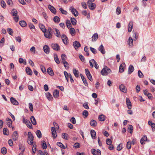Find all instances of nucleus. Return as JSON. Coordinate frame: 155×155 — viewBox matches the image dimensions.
Listing matches in <instances>:
<instances>
[{
    "label": "nucleus",
    "instance_id": "obj_39",
    "mask_svg": "<svg viewBox=\"0 0 155 155\" xmlns=\"http://www.w3.org/2000/svg\"><path fill=\"white\" fill-rule=\"evenodd\" d=\"M53 21L55 23H58L60 22V19L58 17L55 16L54 17Z\"/></svg>",
    "mask_w": 155,
    "mask_h": 155
},
{
    "label": "nucleus",
    "instance_id": "obj_14",
    "mask_svg": "<svg viewBox=\"0 0 155 155\" xmlns=\"http://www.w3.org/2000/svg\"><path fill=\"white\" fill-rule=\"evenodd\" d=\"M73 45L76 50L81 46L80 43L77 41H75L73 43Z\"/></svg>",
    "mask_w": 155,
    "mask_h": 155
},
{
    "label": "nucleus",
    "instance_id": "obj_13",
    "mask_svg": "<svg viewBox=\"0 0 155 155\" xmlns=\"http://www.w3.org/2000/svg\"><path fill=\"white\" fill-rule=\"evenodd\" d=\"M147 141V137L145 135H144L140 139V143L142 145H143L145 143V141Z\"/></svg>",
    "mask_w": 155,
    "mask_h": 155
},
{
    "label": "nucleus",
    "instance_id": "obj_12",
    "mask_svg": "<svg viewBox=\"0 0 155 155\" xmlns=\"http://www.w3.org/2000/svg\"><path fill=\"white\" fill-rule=\"evenodd\" d=\"M119 88L120 91L124 93H126L127 90L125 86L123 84H121L119 86Z\"/></svg>",
    "mask_w": 155,
    "mask_h": 155
},
{
    "label": "nucleus",
    "instance_id": "obj_38",
    "mask_svg": "<svg viewBox=\"0 0 155 155\" xmlns=\"http://www.w3.org/2000/svg\"><path fill=\"white\" fill-rule=\"evenodd\" d=\"M71 21L73 25H76L77 21L76 19L74 18H71Z\"/></svg>",
    "mask_w": 155,
    "mask_h": 155
},
{
    "label": "nucleus",
    "instance_id": "obj_54",
    "mask_svg": "<svg viewBox=\"0 0 155 155\" xmlns=\"http://www.w3.org/2000/svg\"><path fill=\"white\" fill-rule=\"evenodd\" d=\"M28 139L34 138V137L33 136L31 133L30 132H29L28 133Z\"/></svg>",
    "mask_w": 155,
    "mask_h": 155
},
{
    "label": "nucleus",
    "instance_id": "obj_40",
    "mask_svg": "<svg viewBox=\"0 0 155 155\" xmlns=\"http://www.w3.org/2000/svg\"><path fill=\"white\" fill-rule=\"evenodd\" d=\"M3 133L5 135H8L9 134V131L8 130L7 128H4L3 129Z\"/></svg>",
    "mask_w": 155,
    "mask_h": 155
},
{
    "label": "nucleus",
    "instance_id": "obj_24",
    "mask_svg": "<svg viewBox=\"0 0 155 155\" xmlns=\"http://www.w3.org/2000/svg\"><path fill=\"white\" fill-rule=\"evenodd\" d=\"M59 92L58 90H55L53 92V96L54 98H57L59 96Z\"/></svg>",
    "mask_w": 155,
    "mask_h": 155
},
{
    "label": "nucleus",
    "instance_id": "obj_47",
    "mask_svg": "<svg viewBox=\"0 0 155 155\" xmlns=\"http://www.w3.org/2000/svg\"><path fill=\"white\" fill-rule=\"evenodd\" d=\"M133 38H134V40H136L138 37V33L136 32H134L133 33Z\"/></svg>",
    "mask_w": 155,
    "mask_h": 155
},
{
    "label": "nucleus",
    "instance_id": "obj_20",
    "mask_svg": "<svg viewBox=\"0 0 155 155\" xmlns=\"http://www.w3.org/2000/svg\"><path fill=\"white\" fill-rule=\"evenodd\" d=\"M133 22L132 21H130L129 23L128 28V31L129 32H130L131 31L133 28Z\"/></svg>",
    "mask_w": 155,
    "mask_h": 155
},
{
    "label": "nucleus",
    "instance_id": "obj_48",
    "mask_svg": "<svg viewBox=\"0 0 155 155\" xmlns=\"http://www.w3.org/2000/svg\"><path fill=\"white\" fill-rule=\"evenodd\" d=\"M62 63L64 64V66L66 69H68L69 68V64L66 61H64Z\"/></svg>",
    "mask_w": 155,
    "mask_h": 155
},
{
    "label": "nucleus",
    "instance_id": "obj_9",
    "mask_svg": "<svg viewBox=\"0 0 155 155\" xmlns=\"http://www.w3.org/2000/svg\"><path fill=\"white\" fill-rule=\"evenodd\" d=\"M125 66V64L124 63H123L120 65L119 69V71L120 72L122 73L124 71Z\"/></svg>",
    "mask_w": 155,
    "mask_h": 155
},
{
    "label": "nucleus",
    "instance_id": "obj_51",
    "mask_svg": "<svg viewBox=\"0 0 155 155\" xmlns=\"http://www.w3.org/2000/svg\"><path fill=\"white\" fill-rule=\"evenodd\" d=\"M7 31H8V34L11 35H13V31L12 29L11 28H8L7 29Z\"/></svg>",
    "mask_w": 155,
    "mask_h": 155
},
{
    "label": "nucleus",
    "instance_id": "obj_43",
    "mask_svg": "<svg viewBox=\"0 0 155 155\" xmlns=\"http://www.w3.org/2000/svg\"><path fill=\"white\" fill-rule=\"evenodd\" d=\"M57 145L61 148L63 149H65L66 147L62 143L60 142H58L57 143Z\"/></svg>",
    "mask_w": 155,
    "mask_h": 155
},
{
    "label": "nucleus",
    "instance_id": "obj_34",
    "mask_svg": "<svg viewBox=\"0 0 155 155\" xmlns=\"http://www.w3.org/2000/svg\"><path fill=\"white\" fill-rule=\"evenodd\" d=\"M19 24L20 26L22 27H25L27 25L26 23L24 21H20L19 22Z\"/></svg>",
    "mask_w": 155,
    "mask_h": 155
},
{
    "label": "nucleus",
    "instance_id": "obj_30",
    "mask_svg": "<svg viewBox=\"0 0 155 155\" xmlns=\"http://www.w3.org/2000/svg\"><path fill=\"white\" fill-rule=\"evenodd\" d=\"M97 122L94 120H91L90 121V125L93 127H96L97 125Z\"/></svg>",
    "mask_w": 155,
    "mask_h": 155
},
{
    "label": "nucleus",
    "instance_id": "obj_52",
    "mask_svg": "<svg viewBox=\"0 0 155 155\" xmlns=\"http://www.w3.org/2000/svg\"><path fill=\"white\" fill-rule=\"evenodd\" d=\"M40 68H41V71L44 73H46V70L45 67L44 66L41 65L40 66Z\"/></svg>",
    "mask_w": 155,
    "mask_h": 155
},
{
    "label": "nucleus",
    "instance_id": "obj_56",
    "mask_svg": "<svg viewBox=\"0 0 155 155\" xmlns=\"http://www.w3.org/2000/svg\"><path fill=\"white\" fill-rule=\"evenodd\" d=\"M13 18L14 20L16 22H17L18 21L19 19V17L18 15H17L16 16H14Z\"/></svg>",
    "mask_w": 155,
    "mask_h": 155
},
{
    "label": "nucleus",
    "instance_id": "obj_44",
    "mask_svg": "<svg viewBox=\"0 0 155 155\" xmlns=\"http://www.w3.org/2000/svg\"><path fill=\"white\" fill-rule=\"evenodd\" d=\"M98 119L100 121H104L105 120V117L104 115L102 114L99 116Z\"/></svg>",
    "mask_w": 155,
    "mask_h": 155
},
{
    "label": "nucleus",
    "instance_id": "obj_32",
    "mask_svg": "<svg viewBox=\"0 0 155 155\" xmlns=\"http://www.w3.org/2000/svg\"><path fill=\"white\" fill-rule=\"evenodd\" d=\"M11 14L13 16H16V15H18V12L16 9H13L12 10Z\"/></svg>",
    "mask_w": 155,
    "mask_h": 155
},
{
    "label": "nucleus",
    "instance_id": "obj_57",
    "mask_svg": "<svg viewBox=\"0 0 155 155\" xmlns=\"http://www.w3.org/2000/svg\"><path fill=\"white\" fill-rule=\"evenodd\" d=\"M28 25L29 27L31 29H34L35 28L34 25L31 23H29L28 24Z\"/></svg>",
    "mask_w": 155,
    "mask_h": 155
},
{
    "label": "nucleus",
    "instance_id": "obj_27",
    "mask_svg": "<svg viewBox=\"0 0 155 155\" xmlns=\"http://www.w3.org/2000/svg\"><path fill=\"white\" fill-rule=\"evenodd\" d=\"M92 41L94 42L98 38V35L97 33L94 34L92 36Z\"/></svg>",
    "mask_w": 155,
    "mask_h": 155
},
{
    "label": "nucleus",
    "instance_id": "obj_59",
    "mask_svg": "<svg viewBox=\"0 0 155 155\" xmlns=\"http://www.w3.org/2000/svg\"><path fill=\"white\" fill-rule=\"evenodd\" d=\"M112 141L110 139H107L106 140V143L108 145L111 144Z\"/></svg>",
    "mask_w": 155,
    "mask_h": 155
},
{
    "label": "nucleus",
    "instance_id": "obj_49",
    "mask_svg": "<svg viewBox=\"0 0 155 155\" xmlns=\"http://www.w3.org/2000/svg\"><path fill=\"white\" fill-rule=\"evenodd\" d=\"M39 27L42 31L45 33L46 31L45 26L44 25H40Z\"/></svg>",
    "mask_w": 155,
    "mask_h": 155
},
{
    "label": "nucleus",
    "instance_id": "obj_50",
    "mask_svg": "<svg viewBox=\"0 0 155 155\" xmlns=\"http://www.w3.org/2000/svg\"><path fill=\"white\" fill-rule=\"evenodd\" d=\"M91 61H92V62H93L94 64V67L95 68H96V69H98V68L99 66L96 62L94 59H92L91 60Z\"/></svg>",
    "mask_w": 155,
    "mask_h": 155
},
{
    "label": "nucleus",
    "instance_id": "obj_7",
    "mask_svg": "<svg viewBox=\"0 0 155 155\" xmlns=\"http://www.w3.org/2000/svg\"><path fill=\"white\" fill-rule=\"evenodd\" d=\"M18 135L17 132V131H14L13 133L12 136V138L13 140L14 141L17 140H18Z\"/></svg>",
    "mask_w": 155,
    "mask_h": 155
},
{
    "label": "nucleus",
    "instance_id": "obj_63",
    "mask_svg": "<svg viewBox=\"0 0 155 155\" xmlns=\"http://www.w3.org/2000/svg\"><path fill=\"white\" fill-rule=\"evenodd\" d=\"M19 149L21 151H22L23 150H24V151L25 150V148H24V146L21 144H19Z\"/></svg>",
    "mask_w": 155,
    "mask_h": 155
},
{
    "label": "nucleus",
    "instance_id": "obj_23",
    "mask_svg": "<svg viewBox=\"0 0 155 155\" xmlns=\"http://www.w3.org/2000/svg\"><path fill=\"white\" fill-rule=\"evenodd\" d=\"M47 71L48 74L51 76H53L54 75V73L53 71L52 70L51 68H48L47 70Z\"/></svg>",
    "mask_w": 155,
    "mask_h": 155
},
{
    "label": "nucleus",
    "instance_id": "obj_26",
    "mask_svg": "<svg viewBox=\"0 0 155 155\" xmlns=\"http://www.w3.org/2000/svg\"><path fill=\"white\" fill-rule=\"evenodd\" d=\"M47 98L49 101H52L53 99V97L49 92H48L46 94Z\"/></svg>",
    "mask_w": 155,
    "mask_h": 155
},
{
    "label": "nucleus",
    "instance_id": "obj_3",
    "mask_svg": "<svg viewBox=\"0 0 155 155\" xmlns=\"http://www.w3.org/2000/svg\"><path fill=\"white\" fill-rule=\"evenodd\" d=\"M91 1H87V3L89 9L91 10L94 9L96 8V5L94 3L91 2Z\"/></svg>",
    "mask_w": 155,
    "mask_h": 155
},
{
    "label": "nucleus",
    "instance_id": "obj_10",
    "mask_svg": "<svg viewBox=\"0 0 155 155\" xmlns=\"http://www.w3.org/2000/svg\"><path fill=\"white\" fill-rule=\"evenodd\" d=\"M51 130L52 136L53 137V138L55 139L57 135L55 128L54 127H52L51 128Z\"/></svg>",
    "mask_w": 155,
    "mask_h": 155
},
{
    "label": "nucleus",
    "instance_id": "obj_5",
    "mask_svg": "<svg viewBox=\"0 0 155 155\" xmlns=\"http://www.w3.org/2000/svg\"><path fill=\"white\" fill-rule=\"evenodd\" d=\"M91 152L92 154L94 155H101V151L99 149L96 150L94 148L92 149Z\"/></svg>",
    "mask_w": 155,
    "mask_h": 155
},
{
    "label": "nucleus",
    "instance_id": "obj_41",
    "mask_svg": "<svg viewBox=\"0 0 155 155\" xmlns=\"http://www.w3.org/2000/svg\"><path fill=\"white\" fill-rule=\"evenodd\" d=\"M66 24L67 27L68 28L72 27V25L69 20H66Z\"/></svg>",
    "mask_w": 155,
    "mask_h": 155
},
{
    "label": "nucleus",
    "instance_id": "obj_35",
    "mask_svg": "<svg viewBox=\"0 0 155 155\" xmlns=\"http://www.w3.org/2000/svg\"><path fill=\"white\" fill-rule=\"evenodd\" d=\"M73 73L75 77L77 78L79 77V72L78 70L74 68L73 69Z\"/></svg>",
    "mask_w": 155,
    "mask_h": 155
},
{
    "label": "nucleus",
    "instance_id": "obj_15",
    "mask_svg": "<svg viewBox=\"0 0 155 155\" xmlns=\"http://www.w3.org/2000/svg\"><path fill=\"white\" fill-rule=\"evenodd\" d=\"M48 8L52 13L54 14L56 13V9L54 7L49 5H48Z\"/></svg>",
    "mask_w": 155,
    "mask_h": 155
},
{
    "label": "nucleus",
    "instance_id": "obj_42",
    "mask_svg": "<svg viewBox=\"0 0 155 155\" xmlns=\"http://www.w3.org/2000/svg\"><path fill=\"white\" fill-rule=\"evenodd\" d=\"M7 152V150L5 147H3L1 149V152L3 154H5Z\"/></svg>",
    "mask_w": 155,
    "mask_h": 155
},
{
    "label": "nucleus",
    "instance_id": "obj_46",
    "mask_svg": "<svg viewBox=\"0 0 155 155\" xmlns=\"http://www.w3.org/2000/svg\"><path fill=\"white\" fill-rule=\"evenodd\" d=\"M1 5L2 7L4 8H5L6 7V4L5 2L3 0H1Z\"/></svg>",
    "mask_w": 155,
    "mask_h": 155
},
{
    "label": "nucleus",
    "instance_id": "obj_33",
    "mask_svg": "<svg viewBox=\"0 0 155 155\" xmlns=\"http://www.w3.org/2000/svg\"><path fill=\"white\" fill-rule=\"evenodd\" d=\"M61 60H62V61H61V63H62L64 62V61H66V60L67 58V56L65 54H62L61 55Z\"/></svg>",
    "mask_w": 155,
    "mask_h": 155
},
{
    "label": "nucleus",
    "instance_id": "obj_58",
    "mask_svg": "<svg viewBox=\"0 0 155 155\" xmlns=\"http://www.w3.org/2000/svg\"><path fill=\"white\" fill-rule=\"evenodd\" d=\"M82 114L83 116H85L84 117H86L88 115V112L87 110H84L83 111Z\"/></svg>",
    "mask_w": 155,
    "mask_h": 155
},
{
    "label": "nucleus",
    "instance_id": "obj_25",
    "mask_svg": "<svg viewBox=\"0 0 155 155\" xmlns=\"http://www.w3.org/2000/svg\"><path fill=\"white\" fill-rule=\"evenodd\" d=\"M26 71L28 74L31 75L32 74V71L30 68L28 67H27L26 69Z\"/></svg>",
    "mask_w": 155,
    "mask_h": 155
},
{
    "label": "nucleus",
    "instance_id": "obj_36",
    "mask_svg": "<svg viewBox=\"0 0 155 155\" xmlns=\"http://www.w3.org/2000/svg\"><path fill=\"white\" fill-rule=\"evenodd\" d=\"M54 59L55 62L58 64L60 63V61L58 59V56L57 54H54Z\"/></svg>",
    "mask_w": 155,
    "mask_h": 155
},
{
    "label": "nucleus",
    "instance_id": "obj_17",
    "mask_svg": "<svg viewBox=\"0 0 155 155\" xmlns=\"http://www.w3.org/2000/svg\"><path fill=\"white\" fill-rule=\"evenodd\" d=\"M126 104L128 109H130L132 107L131 103L128 98H126Z\"/></svg>",
    "mask_w": 155,
    "mask_h": 155
},
{
    "label": "nucleus",
    "instance_id": "obj_31",
    "mask_svg": "<svg viewBox=\"0 0 155 155\" xmlns=\"http://www.w3.org/2000/svg\"><path fill=\"white\" fill-rule=\"evenodd\" d=\"M31 120L32 123L34 125H36L37 124V122L33 116H32L31 117Z\"/></svg>",
    "mask_w": 155,
    "mask_h": 155
},
{
    "label": "nucleus",
    "instance_id": "obj_64",
    "mask_svg": "<svg viewBox=\"0 0 155 155\" xmlns=\"http://www.w3.org/2000/svg\"><path fill=\"white\" fill-rule=\"evenodd\" d=\"M68 135L67 134L63 133V134L62 137L65 140H68L67 138L68 137Z\"/></svg>",
    "mask_w": 155,
    "mask_h": 155
},
{
    "label": "nucleus",
    "instance_id": "obj_8",
    "mask_svg": "<svg viewBox=\"0 0 155 155\" xmlns=\"http://www.w3.org/2000/svg\"><path fill=\"white\" fill-rule=\"evenodd\" d=\"M43 50L46 54H48L50 52V48L47 45H45L43 47Z\"/></svg>",
    "mask_w": 155,
    "mask_h": 155
},
{
    "label": "nucleus",
    "instance_id": "obj_60",
    "mask_svg": "<svg viewBox=\"0 0 155 155\" xmlns=\"http://www.w3.org/2000/svg\"><path fill=\"white\" fill-rule=\"evenodd\" d=\"M116 14L117 15H119L121 12L120 11V8L119 7H118L116 9Z\"/></svg>",
    "mask_w": 155,
    "mask_h": 155
},
{
    "label": "nucleus",
    "instance_id": "obj_11",
    "mask_svg": "<svg viewBox=\"0 0 155 155\" xmlns=\"http://www.w3.org/2000/svg\"><path fill=\"white\" fill-rule=\"evenodd\" d=\"M71 10V12L72 14L75 16H77L78 15V13L75 9L73 8L72 7H71L70 8V10Z\"/></svg>",
    "mask_w": 155,
    "mask_h": 155
},
{
    "label": "nucleus",
    "instance_id": "obj_62",
    "mask_svg": "<svg viewBox=\"0 0 155 155\" xmlns=\"http://www.w3.org/2000/svg\"><path fill=\"white\" fill-rule=\"evenodd\" d=\"M122 149V144L120 143L117 147V150L118 151Z\"/></svg>",
    "mask_w": 155,
    "mask_h": 155
},
{
    "label": "nucleus",
    "instance_id": "obj_29",
    "mask_svg": "<svg viewBox=\"0 0 155 155\" xmlns=\"http://www.w3.org/2000/svg\"><path fill=\"white\" fill-rule=\"evenodd\" d=\"M128 45L129 46L132 47L133 45V40L132 38L130 37L128 40Z\"/></svg>",
    "mask_w": 155,
    "mask_h": 155
},
{
    "label": "nucleus",
    "instance_id": "obj_18",
    "mask_svg": "<svg viewBox=\"0 0 155 155\" xmlns=\"http://www.w3.org/2000/svg\"><path fill=\"white\" fill-rule=\"evenodd\" d=\"M6 123L8 127H12V121L9 118H7L6 119Z\"/></svg>",
    "mask_w": 155,
    "mask_h": 155
},
{
    "label": "nucleus",
    "instance_id": "obj_37",
    "mask_svg": "<svg viewBox=\"0 0 155 155\" xmlns=\"http://www.w3.org/2000/svg\"><path fill=\"white\" fill-rule=\"evenodd\" d=\"M53 30H55L56 32L55 35L58 37H60L61 36L60 33L59 31L56 28H54Z\"/></svg>",
    "mask_w": 155,
    "mask_h": 155
},
{
    "label": "nucleus",
    "instance_id": "obj_61",
    "mask_svg": "<svg viewBox=\"0 0 155 155\" xmlns=\"http://www.w3.org/2000/svg\"><path fill=\"white\" fill-rule=\"evenodd\" d=\"M131 144L130 142L128 141L127 142L126 144V147L128 149H130L131 148Z\"/></svg>",
    "mask_w": 155,
    "mask_h": 155
},
{
    "label": "nucleus",
    "instance_id": "obj_21",
    "mask_svg": "<svg viewBox=\"0 0 155 155\" xmlns=\"http://www.w3.org/2000/svg\"><path fill=\"white\" fill-rule=\"evenodd\" d=\"M91 134L92 138L93 139H95L96 138V133L94 130H91Z\"/></svg>",
    "mask_w": 155,
    "mask_h": 155
},
{
    "label": "nucleus",
    "instance_id": "obj_1",
    "mask_svg": "<svg viewBox=\"0 0 155 155\" xmlns=\"http://www.w3.org/2000/svg\"><path fill=\"white\" fill-rule=\"evenodd\" d=\"M111 70L107 66L105 65L104 66L103 68L101 71V73L102 75L106 76L111 73Z\"/></svg>",
    "mask_w": 155,
    "mask_h": 155
},
{
    "label": "nucleus",
    "instance_id": "obj_28",
    "mask_svg": "<svg viewBox=\"0 0 155 155\" xmlns=\"http://www.w3.org/2000/svg\"><path fill=\"white\" fill-rule=\"evenodd\" d=\"M70 29V32L72 36L74 35L75 34V29L71 27Z\"/></svg>",
    "mask_w": 155,
    "mask_h": 155
},
{
    "label": "nucleus",
    "instance_id": "obj_22",
    "mask_svg": "<svg viewBox=\"0 0 155 155\" xmlns=\"http://www.w3.org/2000/svg\"><path fill=\"white\" fill-rule=\"evenodd\" d=\"M134 70V67L132 65H130L129 67L128 73L129 74H130L133 72Z\"/></svg>",
    "mask_w": 155,
    "mask_h": 155
},
{
    "label": "nucleus",
    "instance_id": "obj_53",
    "mask_svg": "<svg viewBox=\"0 0 155 155\" xmlns=\"http://www.w3.org/2000/svg\"><path fill=\"white\" fill-rule=\"evenodd\" d=\"M138 74L139 77L140 78H143V74L142 73L141 71L140 70H139L138 71Z\"/></svg>",
    "mask_w": 155,
    "mask_h": 155
},
{
    "label": "nucleus",
    "instance_id": "obj_2",
    "mask_svg": "<svg viewBox=\"0 0 155 155\" xmlns=\"http://www.w3.org/2000/svg\"><path fill=\"white\" fill-rule=\"evenodd\" d=\"M53 32V30L51 27H48L47 31L44 33L45 36L49 39L51 38L52 37V34Z\"/></svg>",
    "mask_w": 155,
    "mask_h": 155
},
{
    "label": "nucleus",
    "instance_id": "obj_55",
    "mask_svg": "<svg viewBox=\"0 0 155 155\" xmlns=\"http://www.w3.org/2000/svg\"><path fill=\"white\" fill-rule=\"evenodd\" d=\"M59 10L62 14L65 15L67 14V11L64 10L62 8H59Z\"/></svg>",
    "mask_w": 155,
    "mask_h": 155
},
{
    "label": "nucleus",
    "instance_id": "obj_16",
    "mask_svg": "<svg viewBox=\"0 0 155 155\" xmlns=\"http://www.w3.org/2000/svg\"><path fill=\"white\" fill-rule=\"evenodd\" d=\"M98 50L103 54H104L105 53L104 47L102 44L98 48Z\"/></svg>",
    "mask_w": 155,
    "mask_h": 155
},
{
    "label": "nucleus",
    "instance_id": "obj_45",
    "mask_svg": "<svg viewBox=\"0 0 155 155\" xmlns=\"http://www.w3.org/2000/svg\"><path fill=\"white\" fill-rule=\"evenodd\" d=\"M36 134L38 138H40L41 137V133L40 130H38L36 132Z\"/></svg>",
    "mask_w": 155,
    "mask_h": 155
},
{
    "label": "nucleus",
    "instance_id": "obj_19",
    "mask_svg": "<svg viewBox=\"0 0 155 155\" xmlns=\"http://www.w3.org/2000/svg\"><path fill=\"white\" fill-rule=\"evenodd\" d=\"M10 101L11 103L14 105H18V101L14 98L13 97H11L10 98Z\"/></svg>",
    "mask_w": 155,
    "mask_h": 155
},
{
    "label": "nucleus",
    "instance_id": "obj_6",
    "mask_svg": "<svg viewBox=\"0 0 155 155\" xmlns=\"http://www.w3.org/2000/svg\"><path fill=\"white\" fill-rule=\"evenodd\" d=\"M86 74L88 79L91 81H92V78L91 75L87 68L85 69Z\"/></svg>",
    "mask_w": 155,
    "mask_h": 155
},
{
    "label": "nucleus",
    "instance_id": "obj_4",
    "mask_svg": "<svg viewBox=\"0 0 155 155\" xmlns=\"http://www.w3.org/2000/svg\"><path fill=\"white\" fill-rule=\"evenodd\" d=\"M51 46L52 48L55 50L59 51L60 49L59 46L57 43H52Z\"/></svg>",
    "mask_w": 155,
    "mask_h": 155
}]
</instances>
